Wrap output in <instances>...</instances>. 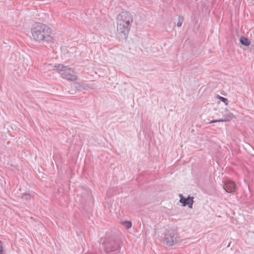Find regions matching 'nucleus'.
I'll return each mask as SVG.
<instances>
[{
	"label": "nucleus",
	"mask_w": 254,
	"mask_h": 254,
	"mask_svg": "<svg viewBox=\"0 0 254 254\" xmlns=\"http://www.w3.org/2000/svg\"><path fill=\"white\" fill-rule=\"evenodd\" d=\"M133 21L132 15L128 12L123 11L117 18V31L118 34L126 39L129 33Z\"/></svg>",
	"instance_id": "obj_1"
},
{
	"label": "nucleus",
	"mask_w": 254,
	"mask_h": 254,
	"mask_svg": "<svg viewBox=\"0 0 254 254\" xmlns=\"http://www.w3.org/2000/svg\"><path fill=\"white\" fill-rule=\"evenodd\" d=\"M32 34L33 38L39 42H51L52 39L51 29L42 23L36 24L32 29Z\"/></svg>",
	"instance_id": "obj_2"
},
{
	"label": "nucleus",
	"mask_w": 254,
	"mask_h": 254,
	"mask_svg": "<svg viewBox=\"0 0 254 254\" xmlns=\"http://www.w3.org/2000/svg\"><path fill=\"white\" fill-rule=\"evenodd\" d=\"M101 243L104 246V251L107 254H118L120 251L118 242L110 238H103Z\"/></svg>",
	"instance_id": "obj_3"
},
{
	"label": "nucleus",
	"mask_w": 254,
	"mask_h": 254,
	"mask_svg": "<svg viewBox=\"0 0 254 254\" xmlns=\"http://www.w3.org/2000/svg\"><path fill=\"white\" fill-rule=\"evenodd\" d=\"M54 67L57 68L58 72L62 78L69 81H75L77 79V75L71 68L61 64L55 65Z\"/></svg>",
	"instance_id": "obj_4"
},
{
	"label": "nucleus",
	"mask_w": 254,
	"mask_h": 254,
	"mask_svg": "<svg viewBox=\"0 0 254 254\" xmlns=\"http://www.w3.org/2000/svg\"><path fill=\"white\" fill-rule=\"evenodd\" d=\"M162 241L164 244L172 246L180 242L181 239L177 232L173 230H167Z\"/></svg>",
	"instance_id": "obj_5"
},
{
	"label": "nucleus",
	"mask_w": 254,
	"mask_h": 254,
	"mask_svg": "<svg viewBox=\"0 0 254 254\" xmlns=\"http://www.w3.org/2000/svg\"><path fill=\"white\" fill-rule=\"evenodd\" d=\"M236 186L235 183L231 180H227L224 183L223 189L226 192L233 193L236 190Z\"/></svg>",
	"instance_id": "obj_6"
},
{
	"label": "nucleus",
	"mask_w": 254,
	"mask_h": 254,
	"mask_svg": "<svg viewBox=\"0 0 254 254\" xmlns=\"http://www.w3.org/2000/svg\"><path fill=\"white\" fill-rule=\"evenodd\" d=\"M179 197L180 198V202L182 204L183 206H185L188 205L189 208H192L193 203L192 197L189 196L188 198H186L184 197L182 194H179Z\"/></svg>",
	"instance_id": "obj_7"
},
{
	"label": "nucleus",
	"mask_w": 254,
	"mask_h": 254,
	"mask_svg": "<svg viewBox=\"0 0 254 254\" xmlns=\"http://www.w3.org/2000/svg\"><path fill=\"white\" fill-rule=\"evenodd\" d=\"M233 117V114L228 112V115L222 119L219 120H212L209 122V124H212L217 122H225L230 121Z\"/></svg>",
	"instance_id": "obj_8"
},
{
	"label": "nucleus",
	"mask_w": 254,
	"mask_h": 254,
	"mask_svg": "<svg viewBox=\"0 0 254 254\" xmlns=\"http://www.w3.org/2000/svg\"><path fill=\"white\" fill-rule=\"evenodd\" d=\"M240 43L246 46H249L251 44V41L245 37L242 36L240 39Z\"/></svg>",
	"instance_id": "obj_9"
},
{
	"label": "nucleus",
	"mask_w": 254,
	"mask_h": 254,
	"mask_svg": "<svg viewBox=\"0 0 254 254\" xmlns=\"http://www.w3.org/2000/svg\"><path fill=\"white\" fill-rule=\"evenodd\" d=\"M122 223L127 229L131 228L132 226V223L130 221H123Z\"/></svg>",
	"instance_id": "obj_10"
},
{
	"label": "nucleus",
	"mask_w": 254,
	"mask_h": 254,
	"mask_svg": "<svg viewBox=\"0 0 254 254\" xmlns=\"http://www.w3.org/2000/svg\"><path fill=\"white\" fill-rule=\"evenodd\" d=\"M217 98L220 99L222 102L224 103L225 105H227L228 104V100L227 98L221 97L219 95H217Z\"/></svg>",
	"instance_id": "obj_11"
},
{
	"label": "nucleus",
	"mask_w": 254,
	"mask_h": 254,
	"mask_svg": "<svg viewBox=\"0 0 254 254\" xmlns=\"http://www.w3.org/2000/svg\"><path fill=\"white\" fill-rule=\"evenodd\" d=\"M31 195L29 193H24L22 195V199L24 200H27L30 199Z\"/></svg>",
	"instance_id": "obj_12"
},
{
	"label": "nucleus",
	"mask_w": 254,
	"mask_h": 254,
	"mask_svg": "<svg viewBox=\"0 0 254 254\" xmlns=\"http://www.w3.org/2000/svg\"><path fill=\"white\" fill-rule=\"evenodd\" d=\"M183 17L182 16H179V18H178V22H177V26L178 27H180L181 26L182 24V23L183 22Z\"/></svg>",
	"instance_id": "obj_13"
},
{
	"label": "nucleus",
	"mask_w": 254,
	"mask_h": 254,
	"mask_svg": "<svg viewBox=\"0 0 254 254\" xmlns=\"http://www.w3.org/2000/svg\"><path fill=\"white\" fill-rule=\"evenodd\" d=\"M0 254H3V249L1 242L0 241Z\"/></svg>",
	"instance_id": "obj_14"
}]
</instances>
